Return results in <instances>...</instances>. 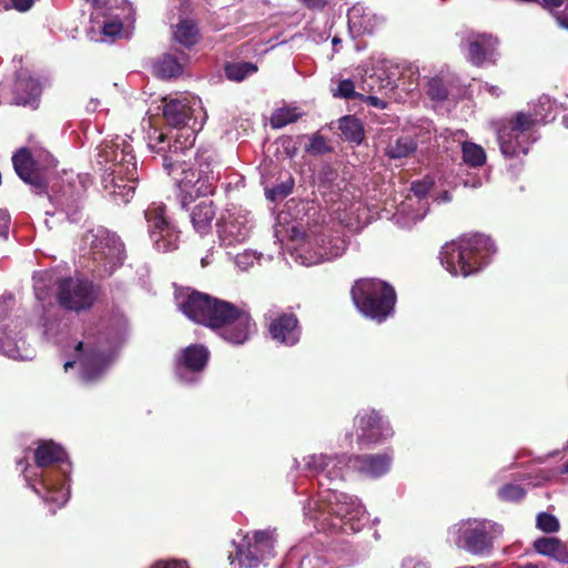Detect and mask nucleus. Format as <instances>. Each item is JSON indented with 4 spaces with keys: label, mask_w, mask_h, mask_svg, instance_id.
<instances>
[{
    "label": "nucleus",
    "mask_w": 568,
    "mask_h": 568,
    "mask_svg": "<svg viewBox=\"0 0 568 568\" xmlns=\"http://www.w3.org/2000/svg\"><path fill=\"white\" fill-rule=\"evenodd\" d=\"M180 128L181 131L174 136L173 143L158 129H153L148 136L150 151L162 155L163 166L169 173L184 163L186 151L193 146L195 134L202 129V121L194 120L192 124Z\"/></svg>",
    "instance_id": "nucleus-10"
},
{
    "label": "nucleus",
    "mask_w": 568,
    "mask_h": 568,
    "mask_svg": "<svg viewBox=\"0 0 568 568\" xmlns=\"http://www.w3.org/2000/svg\"><path fill=\"white\" fill-rule=\"evenodd\" d=\"M542 6L548 10H554L559 8L564 0H541Z\"/></svg>",
    "instance_id": "nucleus-52"
},
{
    "label": "nucleus",
    "mask_w": 568,
    "mask_h": 568,
    "mask_svg": "<svg viewBox=\"0 0 568 568\" xmlns=\"http://www.w3.org/2000/svg\"><path fill=\"white\" fill-rule=\"evenodd\" d=\"M73 364H74L73 362H67V363L64 364V369H65V371H68L70 367H72V366H73Z\"/></svg>",
    "instance_id": "nucleus-60"
},
{
    "label": "nucleus",
    "mask_w": 568,
    "mask_h": 568,
    "mask_svg": "<svg viewBox=\"0 0 568 568\" xmlns=\"http://www.w3.org/2000/svg\"><path fill=\"white\" fill-rule=\"evenodd\" d=\"M173 36L182 45L192 47L199 40V30L192 20L184 19L176 24Z\"/></svg>",
    "instance_id": "nucleus-34"
},
{
    "label": "nucleus",
    "mask_w": 568,
    "mask_h": 568,
    "mask_svg": "<svg viewBox=\"0 0 568 568\" xmlns=\"http://www.w3.org/2000/svg\"><path fill=\"white\" fill-rule=\"evenodd\" d=\"M95 295L90 282L79 278L62 280L58 287L59 304L70 311L80 312L92 306Z\"/></svg>",
    "instance_id": "nucleus-20"
},
{
    "label": "nucleus",
    "mask_w": 568,
    "mask_h": 568,
    "mask_svg": "<svg viewBox=\"0 0 568 568\" xmlns=\"http://www.w3.org/2000/svg\"><path fill=\"white\" fill-rule=\"evenodd\" d=\"M463 160L470 166H480L486 162L485 150L473 142H463Z\"/></svg>",
    "instance_id": "nucleus-39"
},
{
    "label": "nucleus",
    "mask_w": 568,
    "mask_h": 568,
    "mask_svg": "<svg viewBox=\"0 0 568 568\" xmlns=\"http://www.w3.org/2000/svg\"><path fill=\"white\" fill-rule=\"evenodd\" d=\"M339 130L345 140L359 144L364 138V130L358 119L344 116L339 120Z\"/></svg>",
    "instance_id": "nucleus-36"
},
{
    "label": "nucleus",
    "mask_w": 568,
    "mask_h": 568,
    "mask_svg": "<svg viewBox=\"0 0 568 568\" xmlns=\"http://www.w3.org/2000/svg\"><path fill=\"white\" fill-rule=\"evenodd\" d=\"M302 113L296 106H282L276 109L270 119L273 129H281L290 123L296 122Z\"/></svg>",
    "instance_id": "nucleus-37"
},
{
    "label": "nucleus",
    "mask_w": 568,
    "mask_h": 568,
    "mask_svg": "<svg viewBox=\"0 0 568 568\" xmlns=\"http://www.w3.org/2000/svg\"><path fill=\"white\" fill-rule=\"evenodd\" d=\"M452 83V75L446 72L433 77L427 82V94L434 101H444L448 95V85Z\"/></svg>",
    "instance_id": "nucleus-35"
},
{
    "label": "nucleus",
    "mask_w": 568,
    "mask_h": 568,
    "mask_svg": "<svg viewBox=\"0 0 568 568\" xmlns=\"http://www.w3.org/2000/svg\"><path fill=\"white\" fill-rule=\"evenodd\" d=\"M417 149L416 141L410 136H400L390 141L385 149V154L393 160H399L412 155Z\"/></svg>",
    "instance_id": "nucleus-32"
},
{
    "label": "nucleus",
    "mask_w": 568,
    "mask_h": 568,
    "mask_svg": "<svg viewBox=\"0 0 568 568\" xmlns=\"http://www.w3.org/2000/svg\"><path fill=\"white\" fill-rule=\"evenodd\" d=\"M346 247L347 242L338 232L323 230L307 235L291 255L301 265L312 266L342 256Z\"/></svg>",
    "instance_id": "nucleus-9"
},
{
    "label": "nucleus",
    "mask_w": 568,
    "mask_h": 568,
    "mask_svg": "<svg viewBox=\"0 0 568 568\" xmlns=\"http://www.w3.org/2000/svg\"><path fill=\"white\" fill-rule=\"evenodd\" d=\"M555 116L554 102L548 95H541L528 113L518 112L514 119L504 121L496 129L501 153L507 158L527 154L532 126L547 123Z\"/></svg>",
    "instance_id": "nucleus-4"
},
{
    "label": "nucleus",
    "mask_w": 568,
    "mask_h": 568,
    "mask_svg": "<svg viewBox=\"0 0 568 568\" xmlns=\"http://www.w3.org/2000/svg\"><path fill=\"white\" fill-rule=\"evenodd\" d=\"M180 180V187L190 195L206 196L213 193L220 172L211 163H200L196 171H184Z\"/></svg>",
    "instance_id": "nucleus-22"
},
{
    "label": "nucleus",
    "mask_w": 568,
    "mask_h": 568,
    "mask_svg": "<svg viewBox=\"0 0 568 568\" xmlns=\"http://www.w3.org/2000/svg\"><path fill=\"white\" fill-rule=\"evenodd\" d=\"M300 1L307 6H313L312 0H300Z\"/></svg>",
    "instance_id": "nucleus-61"
},
{
    "label": "nucleus",
    "mask_w": 568,
    "mask_h": 568,
    "mask_svg": "<svg viewBox=\"0 0 568 568\" xmlns=\"http://www.w3.org/2000/svg\"><path fill=\"white\" fill-rule=\"evenodd\" d=\"M450 199H452V197H450V195H449V193H448V192H444V193H443V200H444V201L448 202V201H450Z\"/></svg>",
    "instance_id": "nucleus-56"
},
{
    "label": "nucleus",
    "mask_w": 568,
    "mask_h": 568,
    "mask_svg": "<svg viewBox=\"0 0 568 568\" xmlns=\"http://www.w3.org/2000/svg\"><path fill=\"white\" fill-rule=\"evenodd\" d=\"M268 331L274 341L287 346L295 345L301 337V328L294 314L275 317L270 322Z\"/></svg>",
    "instance_id": "nucleus-25"
},
{
    "label": "nucleus",
    "mask_w": 568,
    "mask_h": 568,
    "mask_svg": "<svg viewBox=\"0 0 568 568\" xmlns=\"http://www.w3.org/2000/svg\"><path fill=\"white\" fill-rule=\"evenodd\" d=\"M83 242L90 245V254L104 274H112L123 263V244L115 234L104 229L91 230Z\"/></svg>",
    "instance_id": "nucleus-12"
},
{
    "label": "nucleus",
    "mask_w": 568,
    "mask_h": 568,
    "mask_svg": "<svg viewBox=\"0 0 568 568\" xmlns=\"http://www.w3.org/2000/svg\"><path fill=\"white\" fill-rule=\"evenodd\" d=\"M79 353V364L81 366V376L85 382L97 381L106 369L113 358V351L101 347L91 348L83 352V343H79L75 348Z\"/></svg>",
    "instance_id": "nucleus-24"
},
{
    "label": "nucleus",
    "mask_w": 568,
    "mask_h": 568,
    "mask_svg": "<svg viewBox=\"0 0 568 568\" xmlns=\"http://www.w3.org/2000/svg\"><path fill=\"white\" fill-rule=\"evenodd\" d=\"M359 98L373 106L381 108V109L385 108V102L382 101L381 99H378L377 97H373V95L364 97L363 94H361Z\"/></svg>",
    "instance_id": "nucleus-50"
},
{
    "label": "nucleus",
    "mask_w": 568,
    "mask_h": 568,
    "mask_svg": "<svg viewBox=\"0 0 568 568\" xmlns=\"http://www.w3.org/2000/svg\"><path fill=\"white\" fill-rule=\"evenodd\" d=\"M483 89L485 91L489 92L491 95H495V97H498L499 93H500V90H499L498 87L489 85L488 83H486Z\"/></svg>",
    "instance_id": "nucleus-53"
},
{
    "label": "nucleus",
    "mask_w": 568,
    "mask_h": 568,
    "mask_svg": "<svg viewBox=\"0 0 568 568\" xmlns=\"http://www.w3.org/2000/svg\"><path fill=\"white\" fill-rule=\"evenodd\" d=\"M53 201L62 211H65L69 216H73L79 207L80 194L78 193L75 195L71 190V185H69L62 193H57L53 196Z\"/></svg>",
    "instance_id": "nucleus-38"
},
{
    "label": "nucleus",
    "mask_w": 568,
    "mask_h": 568,
    "mask_svg": "<svg viewBox=\"0 0 568 568\" xmlns=\"http://www.w3.org/2000/svg\"><path fill=\"white\" fill-rule=\"evenodd\" d=\"M400 568H428L427 564L415 559V558H407L402 562Z\"/></svg>",
    "instance_id": "nucleus-49"
},
{
    "label": "nucleus",
    "mask_w": 568,
    "mask_h": 568,
    "mask_svg": "<svg viewBox=\"0 0 568 568\" xmlns=\"http://www.w3.org/2000/svg\"><path fill=\"white\" fill-rule=\"evenodd\" d=\"M257 71V67L251 62H235L230 63L225 68L226 77L230 80L242 81L246 77L254 74Z\"/></svg>",
    "instance_id": "nucleus-40"
},
{
    "label": "nucleus",
    "mask_w": 568,
    "mask_h": 568,
    "mask_svg": "<svg viewBox=\"0 0 568 568\" xmlns=\"http://www.w3.org/2000/svg\"><path fill=\"white\" fill-rule=\"evenodd\" d=\"M332 93L335 98L353 99L358 97L359 93L355 91V85L352 80L345 79L337 82L336 88H332Z\"/></svg>",
    "instance_id": "nucleus-41"
},
{
    "label": "nucleus",
    "mask_w": 568,
    "mask_h": 568,
    "mask_svg": "<svg viewBox=\"0 0 568 568\" xmlns=\"http://www.w3.org/2000/svg\"><path fill=\"white\" fill-rule=\"evenodd\" d=\"M534 547L540 555L555 558L559 561L567 560L566 547L560 542L559 539L554 537H541L535 540Z\"/></svg>",
    "instance_id": "nucleus-31"
},
{
    "label": "nucleus",
    "mask_w": 568,
    "mask_h": 568,
    "mask_svg": "<svg viewBox=\"0 0 568 568\" xmlns=\"http://www.w3.org/2000/svg\"><path fill=\"white\" fill-rule=\"evenodd\" d=\"M41 94L40 82L20 74L14 84L13 102L17 105H32Z\"/></svg>",
    "instance_id": "nucleus-27"
},
{
    "label": "nucleus",
    "mask_w": 568,
    "mask_h": 568,
    "mask_svg": "<svg viewBox=\"0 0 568 568\" xmlns=\"http://www.w3.org/2000/svg\"><path fill=\"white\" fill-rule=\"evenodd\" d=\"M102 166V183L114 197L129 202L136 189L139 175L131 144L124 138L105 142L98 153Z\"/></svg>",
    "instance_id": "nucleus-2"
},
{
    "label": "nucleus",
    "mask_w": 568,
    "mask_h": 568,
    "mask_svg": "<svg viewBox=\"0 0 568 568\" xmlns=\"http://www.w3.org/2000/svg\"><path fill=\"white\" fill-rule=\"evenodd\" d=\"M494 252V243L488 236L473 234L446 243L440 250L439 260L453 276L466 277L478 272Z\"/></svg>",
    "instance_id": "nucleus-6"
},
{
    "label": "nucleus",
    "mask_w": 568,
    "mask_h": 568,
    "mask_svg": "<svg viewBox=\"0 0 568 568\" xmlns=\"http://www.w3.org/2000/svg\"><path fill=\"white\" fill-rule=\"evenodd\" d=\"M517 568H538V567L534 564H526V565L517 567Z\"/></svg>",
    "instance_id": "nucleus-58"
},
{
    "label": "nucleus",
    "mask_w": 568,
    "mask_h": 568,
    "mask_svg": "<svg viewBox=\"0 0 568 568\" xmlns=\"http://www.w3.org/2000/svg\"><path fill=\"white\" fill-rule=\"evenodd\" d=\"M201 263H202L203 266H205L207 264V260L206 258H202Z\"/></svg>",
    "instance_id": "nucleus-64"
},
{
    "label": "nucleus",
    "mask_w": 568,
    "mask_h": 568,
    "mask_svg": "<svg viewBox=\"0 0 568 568\" xmlns=\"http://www.w3.org/2000/svg\"><path fill=\"white\" fill-rule=\"evenodd\" d=\"M275 544L274 530H258L244 536L237 546L236 557L240 568H256L273 556Z\"/></svg>",
    "instance_id": "nucleus-14"
},
{
    "label": "nucleus",
    "mask_w": 568,
    "mask_h": 568,
    "mask_svg": "<svg viewBox=\"0 0 568 568\" xmlns=\"http://www.w3.org/2000/svg\"><path fill=\"white\" fill-rule=\"evenodd\" d=\"M89 108H90L92 111H94V110H95V108H97V103L91 102V103H90V105H89Z\"/></svg>",
    "instance_id": "nucleus-63"
},
{
    "label": "nucleus",
    "mask_w": 568,
    "mask_h": 568,
    "mask_svg": "<svg viewBox=\"0 0 568 568\" xmlns=\"http://www.w3.org/2000/svg\"><path fill=\"white\" fill-rule=\"evenodd\" d=\"M494 525L477 519H467L455 525L450 530L455 544L473 554H484L491 546L490 530Z\"/></svg>",
    "instance_id": "nucleus-13"
},
{
    "label": "nucleus",
    "mask_w": 568,
    "mask_h": 568,
    "mask_svg": "<svg viewBox=\"0 0 568 568\" xmlns=\"http://www.w3.org/2000/svg\"><path fill=\"white\" fill-rule=\"evenodd\" d=\"M145 219L158 251L169 252L178 247L179 231L168 219L163 204L152 203L145 211Z\"/></svg>",
    "instance_id": "nucleus-15"
},
{
    "label": "nucleus",
    "mask_w": 568,
    "mask_h": 568,
    "mask_svg": "<svg viewBox=\"0 0 568 568\" xmlns=\"http://www.w3.org/2000/svg\"><path fill=\"white\" fill-rule=\"evenodd\" d=\"M34 2L36 0H11V6L20 12H26L33 7Z\"/></svg>",
    "instance_id": "nucleus-47"
},
{
    "label": "nucleus",
    "mask_w": 568,
    "mask_h": 568,
    "mask_svg": "<svg viewBox=\"0 0 568 568\" xmlns=\"http://www.w3.org/2000/svg\"><path fill=\"white\" fill-rule=\"evenodd\" d=\"M359 448H368L393 436L387 420L375 409H362L355 417Z\"/></svg>",
    "instance_id": "nucleus-17"
},
{
    "label": "nucleus",
    "mask_w": 568,
    "mask_h": 568,
    "mask_svg": "<svg viewBox=\"0 0 568 568\" xmlns=\"http://www.w3.org/2000/svg\"><path fill=\"white\" fill-rule=\"evenodd\" d=\"M260 260V256L256 252L251 250H245L234 256L235 265L241 271H246L251 266H253L257 261Z\"/></svg>",
    "instance_id": "nucleus-44"
},
{
    "label": "nucleus",
    "mask_w": 568,
    "mask_h": 568,
    "mask_svg": "<svg viewBox=\"0 0 568 568\" xmlns=\"http://www.w3.org/2000/svg\"><path fill=\"white\" fill-rule=\"evenodd\" d=\"M164 102L163 116L174 128L192 124L203 113L201 101L195 97L165 98Z\"/></svg>",
    "instance_id": "nucleus-21"
},
{
    "label": "nucleus",
    "mask_w": 568,
    "mask_h": 568,
    "mask_svg": "<svg viewBox=\"0 0 568 568\" xmlns=\"http://www.w3.org/2000/svg\"><path fill=\"white\" fill-rule=\"evenodd\" d=\"M562 124L568 129V114L562 118Z\"/></svg>",
    "instance_id": "nucleus-59"
},
{
    "label": "nucleus",
    "mask_w": 568,
    "mask_h": 568,
    "mask_svg": "<svg viewBox=\"0 0 568 568\" xmlns=\"http://www.w3.org/2000/svg\"><path fill=\"white\" fill-rule=\"evenodd\" d=\"M556 21L560 28L568 30V13L561 12L556 14Z\"/></svg>",
    "instance_id": "nucleus-51"
},
{
    "label": "nucleus",
    "mask_w": 568,
    "mask_h": 568,
    "mask_svg": "<svg viewBox=\"0 0 568 568\" xmlns=\"http://www.w3.org/2000/svg\"><path fill=\"white\" fill-rule=\"evenodd\" d=\"M498 496L504 501H518L525 496V490L519 485L507 484L499 488Z\"/></svg>",
    "instance_id": "nucleus-42"
},
{
    "label": "nucleus",
    "mask_w": 568,
    "mask_h": 568,
    "mask_svg": "<svg viewBox=\"0 0 568 568\" xmlns=\"http://www.w3.org/2000/svg\"><path fill=\"white\" fill-rule=\"evenodd\" d=\"M315 473L322 477L318 480L321 493L317 500H310L304 506L306 516L320 519L325 514H332L348 521H361L365 517V510L357 498L341 493L335 488L339 481L327 480L322 470Z\"/></svg>",
    "instance_id": "nucleus-7"
},
{
    "label": "nucleus",
    "mask_w": 568,
    "mask_h": 568,
    "mask_svg": "<svg viewBox=\"0 0 568 568\" xmlns=\"http://www.w3.org/2000/svg\"><path fill=\"white\" fill-rule=\"evenodd\" d=\"M10 224V214L6 210H0V236H7Z\"/></svg>",
    "instance_id": "nucleus-46"
},
{
    "label": "nucleus",
    "mask_w": 568,
    "mask_h": 568,
    "mask_svg": "<svg viewBox=\"0 0 568 568\" xmlns=\"http://www.w3.org/2000/svg\"><path fill=\"white\" fill-rule=\"evenodd\" d=\"M373 81H374V78L371 75L367 80L364 81L365 85L363 89L368 88L369 90H373L374 89Z\"/></svg>",
    "instance_id": "nucleus-55"
},
{
    "label": "nucleus",
    "mask_w": 568,
    "mask_h": 568,
    "mask_svg": "<svg viewBox=\"0 0 568 568\" xmlns=\"http://www.w3.org/2000/svg\"><path fill=\"white\" fill-rule=\"evenodd\" d=\"M253 216L245 210H227L217 223L221 244L235 246L245 242L253 229Z\"/></svg>",
    "instance_id": "nucleus-18"
},
{
    "label": "nucleus",
    "mask_w": 568,
    "mask_h": 568,
    "mask_svg": "<svg viewBox=\"0 0 568 568\" xmlns=\"http://www.w3.org/2000/svg\"><path fill=\"white\" fill-rule=\"evenodd\" d=\"M34 290H36L37 296H38L39 298H42V296L40 295V286H39V284H38V283H36V285H34Z\"/></svg>",
    "instance_id": "nucleus-57"
},
{
    "label": "nucleus",
    "mask_w": 568,
    "mask_h": 568,
    "mask_svg": "<svg viewBox=\"0 0 568 568\" xmlns=\"http://www.w3.org/2000/svg\"><path fill=\"white\" fill-rule=\"evenodd\" d=\"M562 473H567L568 474V462L564 465Z\"/></svg>",
    "instance_id": "nucleus-62"
},
{
    "label": "nucleus",
    "mask_w": 568,
    "mask_h": 568,
    "mask_svg": "<svg viewBox=\"0 0 568 568\" xmlns=\"http://www.w3.org/2000/svg\"><path fill=\"white\" fill-rule=\"evenodd\" d=\"M154 73L159 78L170 79L180 75L183 71L182 63L172 54H164L153 67Z\"/></svg>",
    "instance_id": "nucleus-33"
},
{
    "label": "nucleus",
    "mask_w": 568,
    "mask_h": 568,
    "mask_svg": "<svg viewBox=\"0 0 568 568\" xmlns=\"http://www.w3.org/2000/svg\"><path fill=\"white\" fill-rule=\"evenodd\" d=\"M537 527L545 532H555L559 529V521L550 514L540 513L537 516Z\"/></svg>",
    "instance_id": "nucleus-45"
},
{
    "label": "nucleus",
    "mask_w": 568,
    "mask_h": 568,
    "mask_svg": "<svg viewBox=\"0 0 568 568\" xmlns=\"http://www.w3.org/2000/svg\"><path fill=\"white\" fill-rule=\"evenodd\" d=\"M215 217V207L212 201L204 200L196 204L191 212V222L194 230L200 234H206L211 230L212 221Z\"/></svg>",
    "instance_id": "nucleus-29"
},
{
    "label": "nucleus",
    "mask_w": 568,
    "mask_h": 568,
    "mask_svg": "<svg viewBox=\"0 0 568 568\" xmlns=\"http://www.w3.org/2000/svg\"><path fill=\"white\" fill-rule=\"evenodd\" d=\"M207 359L209 351L204 346L191 345L186 347L176 359L175 374L178 378L186 384L196 382Z\"/></svg>",
    "instance_id": "nucleus-23"
},
{
    "label": "nucleus",
    "mask_w": 568,
    "mask_h": 568,
    "mask_svg": "<svg viewBox=\"0 0 568 568\" xmlns=\"http://www.w3.org/2000/svg\"><path fill=\"white\" fill-rule=\"evenodd\" d=\"M353 302L366 317L378 322L388 317L394 308V288L378 280H361L352 288Z\"/></svg>",
    "instance_id": "nucleus-8"
},
{
    "label": "nucleus",
    "mask_w": 568,
    "mask_h": 568,
    "mask_svg": "<svg viewBox=\"0 0 568 568\" xmlns=\"http://www.w3.org/2000/svg\"><path fill=\"white\" fill-rule=\"evenodd\" d=\"M429 189L430 184L427 182H414L412 184L413 195H408L394 214V221L397 225L408 229L425 217L428 203L424 197Z\"/></svg>",
    "instance_id": "nucleus-19"
},
{
    "label": "nucleus",
    "mask_w": 568,
    "mask_h": 568,
    "mask_svg": "<svg viewBox=\"0 0 568 568\" xmlns=\"http://www.w3.org/2000/svg\"><path fill=\"white\" fill-rule=\"evenodd\" d=\"M34 459L38 468L42 469L52 464H58V467L51 470L36 471L32 476L26 474V480L38 495H40V489L37 485L41 486L45 503L62 507L69 499V488L64 487L62 483L70 469L65 452L52 440H43L34 452Z\"/></svg>",
    "instance_id": "nucleus-3"
},
{
    "label": "nucleus",
    "mask_w": 568,
    "mask_h": 568,
    "mask_svg": "<svg viewBox=\"0 0 568 568\" xmlns=\"http://www.w3.org/2000/svg\"><path fill=\"white\" fill-rule=\"evenodd\" d=\"M12 306V296L0 297V353L12 359H32L34 349L21 337L17 339L24 321L20 317L11 318L9 316Z\"/></svg>",
    "instance_id": "nucleus-11"
},
{
    "label": "nucleus",
    "mask_w": 568,
    "mask_h": 568,
    "mask_svg": "<svg viewBox=\"0 0 568 568\" xmlns=\"http://www.w3.org/2000/svg\"><path fill=\"white\" fill-rule=\"evenodd\" d=\"M293 180L288 179L285 182H282L281 184L265 190V195L271 201H277L286 197L293 189Z\"/></svg>",
    "instance_id": "nucleus-43"
},
{
    "label": "nucleus",
    "mask_w": 568,
    "mask_h": 568,
    "mask_svg": "<svg viewBox=\"0 0 568 568\" xmlns=\"http://www.w3.org/2000/svg\"><path fill=\"white\" fill-rule=\"evenodd\" d=\"M176 303L186 317L217 331L231 344H244L256 332L250 313L229 302L191 292L179 294Z\"/></svg>",
    "instance_id": "nucleus-1"
},
{
    "label": "nucleus",
    "mask_w": 568,
    "mask_h": 568,
    "mask_svg": "<svg viewBox=\"0 0 568 568\" xmlns=\"http://www.w3.org/2000/svg\"><path fill=\"white\" fill-rule=\"evenodd\" d=\"M12 163L19 178L40 192L43 183L37 170L52 165L53 159L41 148H22L12 156Z\"/></svg>",
    "instance_id": "nucleus-16"
},
{
    "label": "nucleus",
    "mask_w": 568,
    "mask_h": 568,
    "mask_svg": "<svg viewBox=\"0 0 568 568\" xmlns=\"http://www.w3.org/2000/svg\"><path fill=\"white\" fill-rule=\"evenodd\" d=\"M497 39L488 34H477L469 40L468 59L476 65H481L491 54Z\"/></svg>",
    "instance_id": "nucleus-28"
},
{
    "label": "nucleus",
    "mask_w": 568,
    "mask_h": 568,
    "mask_svg": "<svg viewBox=\"0 0 568 568\" xmlns=\"http://www.w3.org/2000/svg\"><path fill=\"white\" fill-rule=\"evenodd\" d=\"M91 21L98 26L101 24L102 32L108 38H114L122 31L120 17L115 14L108 18L106 12L100 7L94 8V11L91 13Z\"/></svg>",
    "instance_id": "nucleus-30"
},
{
    "label": "nucleus",
    "mask_w": 568,
    "mask_h": 568,
    "mask_svg": "<svg viewBox=\"0 0 568 568\" xmlns=\"http://www.w3.org/2000/svg\"><path fill=\"white\" fill-rule=\"evenodd\" d=\"M151 568H187L183 561L171 560V561H158Z\"/></svg>",
    "instance_id": "nucleus-48"
},
{
    "label": "nucleus",
    "mask_w": 568,
    "mask_h": 568,
    "mask_svg": "<svg viewBox=\"0 0 568 568\" xmlns=\"http://www.w3.org/2000/svg\"><path fill=\"white\" fill-rule=\"evenodd\" d=\"M324 144V140L321 136H315L312 141V149L321 151V146Z\"/></svg>",
    "instance_id": "nucleus-54"
},
{
    "label": "nucleus",
    "mask_w": 568,
    "mask_h": 568,
    "mask_svg": "<svg viewBox=\"0 0 568 568\" xmlns=\"http://www.w3.org/2000/svg\"><path fill=\"white\" fill-rule=\"evenodd\" d=\"M392 459L388 454L354 455L351 457L320 454L307 456L304 463L305 468L310 471L322 470L324 477L329 481H343L346 468L366 477H379L389 470Z\"/></svg>",
    "instance_id": "nucleus-5"
},
{
    "label": "nucleus",
    "mask_w": 568,
    "mask_h": 568,
    "mask_svg": "<svg viewBox=\"0 0 568 568\" xmlns=\"http://www.w3.org/2000/svg\"><path fill=\"white\" fill-rule=\"evenodd\" d=\"M348 26L357 34L372 33L378 24V18L372 10L361 3L354 4L347 13Z\"/></svg>",
    "instance_id": "nucleus-26"
}]
</instances>
